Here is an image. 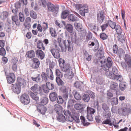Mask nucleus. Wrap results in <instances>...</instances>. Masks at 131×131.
I'll return each instance as SVG.
<instances>
[{
	"mask_svg": "<svg viewBox=\"0 0 131 131\" xmlns=\"http://www.w3.org/2000/svg\"><path fill=\"white\" fill-rule=\"evenodd\" d=\"M62 90L63 93V97L65 100H67L68 96V89L65 88L63 89Z\"/></svg>",
	"mask_w": 131,
	"mask_h": 131,
	"instance_id": "72a5a7b5",
	"label": "nucleus"
},
{
	"mask_svg": "<svg viewBox=\"0 0 131 131\" xmlns=\"http://www.w3.org/2000/svg\"><path fill=\"white\" fill-rule=\"evenodd\" d=\"M105 24H103L101 27L102 31H104L108 26L107 20L105 21Z\"/></svg>",
	"mask_w": 131,
	"mask_h": 131,
	"instance_id": "de8ad7c7",
	"label": "nucleus"
},
{
	"mask_svg": "<svg viewBox=\"0 0 131 131\" xmlns=\"http://www.w3.org/2000/svg\"><path fill=\"white\" fill-rule=\"evenodd\" d=\"M50 30L51 36L52 37H55L56 36V32L54 29L51 27L50 29Z\"/></svg>",
	"mask_w": 131,
	"mask_h": 131,
	"instance_id": "0e129e2a",
	"label": "nucleus"
},
{
	"mask_svg": "<svg viewBox=\"0 0 131 131\" xmlns=\"http://www.w3.org/2000/svg\"><path fill=\"white\" fill-rule=\"evenodd\" d=\"M47 74L44 72H42L41 76L42 80L46 82L47 81L48 78L51 80L53 79V76L52 70L50 68H47L46 70Z\"/></svg>",
	"mask_w": 131,
	"mask_h": 131,
	"instance_id": "7ed1b4c3",
	"label": "nucleus"
},
{
	"mask_svg": "<svg viewBox=\"0 0 131 131\" xmlns=\"http://www.w3.org/2000/svg\"><path fill=\"white\" fill-rule=\"evenodd\" d=\"M26 55L28 58H32L35 57V53L33 50H30L27 52Z\"/></svg>",
	"mask_w": 131,
	"mask_h": 131,
	"instance_id": "393cba45",
	"label": "nucleus"
},
{
	"mask_svg": "<svg viewBox=\"0 0 131 131\" xmlns=\"http://www.w3.org/2000/svg\"><path fill=\"white\" fill-rule=\"evenodd\" d=\"M49 97L51 101L54 102L56 100L57 98V94L55 92H51L49 94Z\"/></svg>",
	"mask_w": 131,
	"mask_h": 131,
	"instance_id": "2eb2a0df",
	"label": "nucleus"
},
{
	"mask_svg": "<svg viewBox=\"0 0 131 131\" xmlns=\"http://www.w3.org/2000/svg\"><path fill=\"white\" fill-rule=\"evenodd\" d=\"M72 116L74 118V121L77 123L80 122V120L79 117V114L76 112H73L72 114Z\"/></svg>",
	"mask_w": 131,
	"mask_h": 131,
	"instance_id": "b1692460",
	"label": "nucleus"
},
{
	"mask_svg": "<svg viewBox=\"0 0 131 131\" xmlns=\"http://www.w3.org/2000/svg\"><path fill=\"white\" fill-rule=\"evenodd\" d=\"M76 102V101L74 100H70L68 102V106H72L74 103Z\"/></svg>",
	"mask_w": 131,
	"mask_h": 131,
	"instance_id": "69168bd1",
	"label": "nucleus"
},
{
	"mask_svg": "<svg viewBox=\"0 0 131 131\" xmlns=\"http://www.w3.org/2000/svg\"><path fill=\"white\" fill-rule=\"evenodd\" d=\"M88 28L89 29L94 32L98 31L97 27L96 24H90L88 25Z\"/></svg>",
	"mask_w": 131,
	"mask_h": 131,
	"instance_id": "5701e85b",
	"label": "nucleus"
},
{
	"mask_svg": "<svg viewBox=\"0 0 131 131\" xmlns=\"http://www.w3.org/2000/svg\"><path fill=\"white\" fill-rule=\"evenodd\" d=\"M70 13L69 11L67 10L63 11L61 14V17L62 19H65L67 16H69Z\"/></svg>",
	"mask_w": 131,
	"mask_h": 131,
	"instance_id": "bb28decb",
	"label": "nucleus"
},
{
	"mask_svg": "<svg viewBox=\"0 0 131 131\" xmlns=\"http://www.w3.org/2000/svg\"><path fill=\"white\" fill-rule=\"evenodd\" d=\"M48 101V98L44 97L41 99V105L44 106V105L47 104Z\"/></svg>",
	"mask_w": 131,
	"mask_h": 131,
	"instance_id": "a18cd8bd",
	"label": "nucleus"
},
{
	"mask_svg": "<svg viewBox=\"0 0 131 131\" xmlns=\"http://www.w3.org/2000/svg\"><path fill=\"white\" fill-rule=\"evenodd\" d=\"M87 114H93L95 112V110L94 109L89 106L87 108Z\"/></svg>",
	"mask_w": 131,
	"mask_h": 131,
	"instance_id": "473e14b6",
	"label": "nucleus"
},
{
	"mask_svg": "<svg viewBox=\"0 0 131 131\" xmlns=\"http://www.w3.org/2000/svg\"><path fill=\"white\" fill-rule=\"evenodd\" d=\"M102 123L105 124H109V125L111 126L112 124L111 123V119H107L103 121Z\"/></svg>",
	"mask_w": 131,
	"mask_h": 131,
	"instance_id": "603ef678",
	"label": "nucleus"
},
{
	"mask_svg": "<svg viewBox=\"0 0 131 131\" xmlns=\"http://www.w3.org/2000/svg\"><path fill=\"white\" fill-rule=\"evenodd\" d=\"M37 110L41 114L44 115L47 111V108L44 106L42 105L38 106L37 108Z\"/></svg>",
	"mask_w": 131,
	"mask_h": 131,
	"instance_id": "f3484780",
	"label": "nucleus"
},
{
	"mask_svg": "<svg viewBox=\"0 0 131 131\" xmlns=\"http://www.w3.org/2000/svg\"><path fill=\"white\" fill-rule=\"evenodd\" d=\"M20 101L24 104H27L30 102V100L28 95L23 94L20 96Z\"/></svg>",
	"mask_w": 131,
	"mask_h": 131,
	"instance_id": "423d86ee",
	"label": "nucleus"
},
{
	"mask_svg": "<svg viewBox=\"0 0 131 131\" xmlns=\"http://www.w3.org/2000/svg\"><path fill=\"white\" fill-rule=\"evenodd\" d=\"M80 118L81 122L84 126H86L89 124V123L86 122L84 116H81Z\"/></svg>",
	"mask_w": 131,
	"mask_h": 131,
	"instance_id": "a19ab883",
	"label": "nucleus"
},
{
	"mask_svg": "<svg viewBox=\"0 0 131 131\" xmlns=\"http://www.w3.org/2000/svg\"><path fill=\"white\" fill-rule=\"evenodd\" d=\"M62 70L65 72L70 71V70L71 67L70 64L69 63H65V61L63 60L62 62Z\"/></svg>",
	"mask_w": 131,
	"mask_h": 131,
	"instance_id": "f8f14e48",
	"label": "nucleus"
},
{
	"mask_svg": "<svg viewBox=\"0 0 131 131\" xmlns=\"http://www.w3.org/2000/svg\"><path fill=\"white\" fill-rule=\"evenodd\" d=\"M30 16L33 19H36L37 17V15L36 13L34 11L31 10L30 11Z\"/></svg>",
	"mask_w": 131,
	"mask_h": 131,
	"instance_id": "c03bdc74",
	"label": "nucleus"
},
{
	"mask_svg": "<svg viewBox=\"0 0 131 131\" xmlns=\"http://www.w3.org/2000/svg\"><path fill=\"white\" fill-rule=\"evenodd\" d=\"M97 21L100 24L102 23L103 22L104 19V13L102 12H100L97 15Z\"/></svg>",
	"mask_w": 131,
	"mask_h": 131,
	"instance_id": "9d476101",
	"label": "nucleus"
},
{
	"mask_svg": "<svg viewBox=\"0 0 131 131\" xmlns=\"http://www.w3.org/2000/svg\"><path fill=\"white\" fill-rule=\"evenodd\" d=\"M119 87L120 90L122 91H124L126 88V84L124 82L120 83Z\"/></svg>",
	"mask_w": 131,
	"mask_h": 131,
	"instance_id": "49530a36",
	"label": "nucleus"
},
{
	"mask_svg": "<svg viewBox=\"0 0 131 131\" xmlns=\"http://www.w3.org/2000/svg\"><path fill=\"white\" fill-rule=\"evenodd\" d=\"M73 93L74 98L77 100H80L81 99V96L80 94L76 91L74 90L73 92Z\"/></svg>",
	"mask_w": 131,
	"mask_h": 131,
	"instance_id": "a878e982",
	"label": "nucleus"
},
{
	"mask_svg": "<svg viewBox=\"0 0 131 131\" xmlns=\"http://www.w3.org/2000/svg\"><path fill=\"white\" fill-rule=\"evenodd\" d=\"M125 52L124 50L122 48H119L118 49L117 52V55L119 56V58H121L124 54Z\"/></svg>",
	"mask_w": 131,
	"mask_h": 131,
	"instance_id": "58836bf2",
	"label": "nucleus"
},
{
	"mask_svg": "<svg viewBox=\"0 0 131 131\" xmlns=\"http://www.w3.org/2000/svg\"><path fill=\"white\" fill-rule=\"evenodd\" d=\"M57 119L59 122H63L66 120V118L64 116L61 114V113L58 114L57 116Z\"/></svg>",
	"mask_w": 131,
	"mask_h": 131,
	"instance_id": "aec40b11",
	"label": "nucleus"
},
{
	"mask_svg": "<svg viewBox=\"0 0 131 131\" xmlns=\"http://www.w3.org/2000/svg\"><path fill=\"white\" fill-rule=\"evenodd\" d=\"M64 41L62 40V38H58L57 39L58 43L59 44V46L61 49V51L62 52H63L64 50V47L62 45V43H63V42Z\"/></svg>",
	"mask_w": 131,
	"mask_h": 131,
	"instance_id": "c85d7f7f",
	"label": "nucleus"
},
{
	"mask_svg": "<svg viewBox=\"0 0 131 131\" xmlns=\"http://www.w3.org/2000/svg\"><path fill=\"white\" fill-rule=\"evenodd\" d=\"M126 108L127 110V113H130L131 111V105L128 103L127 104Z\"/></svg>",
	"mask_w": 131,
	"mask_h": 131,
	"instance_id": "052dcab7",
	"label": "nucleus"
},
{
	"mask_svg": "<svg viewBox=\"0 0 131 131\" xmlns=\"http://www.w3.org/2000/svg\"><path fill=\"white\" fill-rule=\"evenodd\" d=\"M67 121L68 122H72L74 120V118L73 117V116L71 115H70L66 117Z\"/></svg>",
	"mask_w": 131,
	"mask_h": 131,
	"instance_id": "e2e57ef3",
	"label": "nucleus"
},
{
	"mask_svg": "<svg viewBox=\"0 0 131 131\" xmlns=\"http://www.w3.org/2000/svg\"><path fill=\"white\" fill-rule=\"evenodd\" d=\"M54 109L55 111L57 114L61 113L62 111V107L57 104H55L54 105Z\"/></svg>",
	"mask_w": 131,
	"mask_h": 131,
	"instance_id": "412c9836",
	"label": "nucleus"
},
{
	"mask_svg": "<svg viewBox=\"0 0 131 131\" xmlns=\"http://www.w3.org/2000/svg\"><path fill=\"white\" fill-rule=\"evenodd\" d=\"M8 13L6 12H3L1 15H0V17L1 18L3 17V19H4L6 18L8 16Z\"/></svg>",
	"mask_w": 131,
	"mask_h": 131,
	"instance_id": "13d9d810",
	"label": "nucleus"
},
{
	"mask_svg": "<svg viewBox=\"0 0 131 131\" xmlns=\"http://www.w3.org/2000/svg\"><path fill=\"white\" fill-rule=\"evenodd\" d=\"M6 54V51L4 48H1L0 49V55L4 56Z\"/></svg>",
	"mask_w": 131,
	"mask_h": 131,
	"instance_id": "338daca9",
	"label": "nucleus"
},
{
	"mask_svg": "<svg viewBox=\"0 0 131 131\" xmlns=\"http://www.w3.org/2000/svg\"><path fill=\"white\" fill-rule=\"evenodd\" d=\"M33 63L31 65V67L33 69H37L39 67L40 62L37 59L34 58L32 59Z\"/></svg>",
	"mask_w": 131,
	"mask_h": 131,
	"instance_id": "9b49d317",
	"label": "nucleus"
},
{
	"mask_svg": "<svg viewBox=\"0 0 131 131\" xmlns=\"http://www.w3.org/2000/svg\"><path fill=\"white\" fill-rule=\"evenodd\" d=\"M31 90L35 93H39L41 95L42 94V89L40 86L37 84H35L30 88Z\"/></svg>",
	"mask_w": 131,
	"mask_h": 131,
	"instance_id": "39448f33",
	"label": "nucleus"
},
{
	"mask_svg": "<svg viewBox=\"0 0 131 131\" xmlns=\"http://www.w3.org/2000/svg\"><path fill=\"white\" fill-rule=\"evenodd\" d=\"M30 96L33 100L35 101L38 100L39 99V98L38 95L32 92H31L30 93Z\"/></svg>",
	"mask_w": 131,
	"mask_h": 131,
	"instance_id": "e433bc0d",
	"label": "nucleus"
},
{
	"mask_svg": "<svg viewBox=\"0 0 131 131\" xmlns=\"http://www.w3.org/2000/svg\"><path fill=\"white\" fill-rule=\"evenodd\" d=\"M83 101L85 102H88L90 100V97L89 95L86 94H84L83 97Z\"/></svg>",
	"mask_w": 131,
	"mask_h": 131,
	"instance_id": "3c124183",
	"label": "nucleus"
},
{
	"mask_svg": "<svg viewBox=\"0 0 131 131\" xmlns=\"http://www.w3.org/2000/svg\"><path fill=\"white\" fill-rule=\"evenodd\" d=\"M106 61V60H104V61H100V63L101 64V67H102L103 70H104L106 73V75H107L109 71V68L110 67H108L106 65H105V62Z\"/></svg>",
	"mask_w": 131,
	"mask_h": 131,
	"instance_id": "ddd939ff",
	"label": "nucleus"
},
{
	"mask_svg": "<svg viewBox=\"0 0 131 131\" xmlns=\"http://www.w3.org/2000/svg\"><path fill=\"white\" fill-rule=\"evenodd\" d=\"M96 81L97 83L99 84H102L103 82L102 78L100 76H99L96 78Z\"/></svg>",
	"mask_w": 131,
	"mask_h": 131,
	"instance_id": "6e6d98bb",
	"label": "nucleus"
},
{
	"mask_svg": "<svg viewBox=\"0 0 131 131\" xmlns=\"http://www.w3.org/2000/svg\"><path fill=\"white\" fill-rule=\"evenodd\" d=\"M74 6L77 10H79V13L83 16H85V13L88 12V6L83 4H75Z\"/></svg>",
	"mask_w": 131,
	"mask_h": 131,
	"instance_id": "f03ea898",
	"label": "nucleus"
},
{
	"mask_svg": "<svg viewBox=\"0 0 131 131\" xmlns=\"http://www.w3.org/2000/svg\"><path fill=\"white\" fill-rule=\"evenodd\" d=\"M46 85L47 86L49 90H52L54 88V85L50 82H47L46 83Z\"/></svg>",
	"mask_w": 131,
	"mask_h": 131,
	"instance_id": "8fccbe9b",
	"label": "nucleus"
},
{
	"mask_svg": "<svg viewBox=\"0 0 131 131\" xmlns=\"http://www.w3.org/2000/svg\"><path fill=\"white\" fill-rule=\"evenodd\" d=\"M119 73L117 69L116 68L114 67L112 68V72L111 73L109 72V74L108 75V76L111 79L121 82L123 80V78L122 75L119 74Z\"/></svg>",
	"mask_w": 131,
	"mask_h": 131,
	"instance_id": "f257e3e1",
	"label": "nucleus"
},
{
	"mask_svg": "<svg viewBox=\"0 0 131 131\" xmlns=\"http://www.w3.org/2000/svg\"><path fill=\"white\" fill-rule=\"evenodd\" d=\"M8 82L9 84L13 83L15 80V77L13 73H10L6 77Z\"/></svg>",
	"mask_w": 131,
	"mask_h": 131,
	"instance_id": "1a4fd4ad",
	"label": "nucleus"
},
{
	"mask_svg": "<svg viewBox=\"0 0 131 131\" xmlns=\"http://www.w3.org/2000/svg\"><path fill=\"white\" fill-rule=\"evenodd\" d=\"M110 88L112 90L117 91L118 89V84L116 82L111 81L110 83Z\"/></svg>",
	"mask_w": 131,
	"mask_h": 131,
	"instance_id": "4be33fe9",
	"label": "nucleus"
},
{
	"mask_svg": "<svg viewBox=\"0 0 131 131\" xmlns=\"http://www.w3.org/2000/svg\"><path fill=\"white\" fill-rule=\"evenodd\" d=\"M37 47L38 48L44 50L45 47L43 46V44L41 41L39 40L38 42L37 45Z\"/></svg>",
	"mask_w": 131,
	"mask_h": 131,
	"instance_id": "7c9ffc66",
	"label": "nucleus"
},
{
	"mask_svg": "<svg viewBox=\"0 0 131 131\" xmlns=\"http://www.w3.org/2000/svg\"><path fill=\"white\" fill-rule=\"evenodd\" d=\"M107 62L106 63L107 66L108 67H111L112 65L113 61L111 58L108 57L107 59Z\"/></svg>",
	"mask_w": 131,
	"mask_h": 131,
	"instance_id": "79ce46f5",
	"label": "nucleus"
},
{
	"mask_svg": "<svg viewBox=\"0 0 131 131\" xmlns=\"http://www.w3.org/2000/svg\"><path fill=\"white\" fill-rule=\"evenodd\" d=\"M117 34L118 35H120L122 32V30L121 29L120 26L119 25H117L115 28Z\"/></svg>",
	"mask_w": 131,
	"mask_h": 131,
	"instance_id": "ea45409f",
	"label": "nucleus"
},
{
	"mask_svg": "<svg viewBox=\"0 0 131 131\" xmlns=\"http://www.w3.org/2000/svg\"><path fill=\"white\" fill-rule=\"evenodd\" d=\"M40 75L38 74L37 77L36 78H33L31 77L32 80L34 81H35L37 83L40 82L41 81V79L40 77Z\"/></svg>",
	"mask_w": 131,
	"mask_h": 131,
	"instance_id": "37998d69",
	"label": "nucleus"
},
{
	"mask_svg": "<svg viewBox=\"0 0 131 131\" xmlns=\"http://www.w3.org/2000/svg\"><path fill=\"white\" fill-rule=\"evenodd\" d=\"M63 44L65 49L68 48V51H72L73 50L72 46L71 41L69 40H65L63 41Z\"/></svg>",
	"mask_w": 131,
	"mask_h": 131,
	"instance_id": "0eeeda50",
	"label": "nucleus"
},
{
	"mask_svg": "<svg viewBox=\"0 0 131 131\" xmlns=\"http://www.w3.org/2000/svg\"><path fill=\"white\" fill-rule=\"evenodd\" d=\"M17 82L19 83L18 85H20V86L22 85H24L26 83L25 81L20 78H18L17 79Z\"/></svg>",
	"mask_w": 131,
	"mask_h": 131,
	"instance_id": "c9c22d12",
	"label": "nucleus"
},
{
	"mask_svg": "<svg viewBox=\"0 0 131 131\" xmlns=\"http://www.w3.org/2000/svg\"><path fill=\"white\" fill-rule=\"evenodd\" d=\"M50 52L54 57L57 59H58L60 57L59 52L54 48H52L50 49Z\"/></svg>",
	"mask_w": 131,
	"mask_h": 131,
	"instance_id": "4468645a",
	"label": "nucleus"
},
{
	"mask_svg": "<svg viewBox=\"0 0 131 131\" xmlns=\"http://www.w3.org/2000/svg\"><path fill=\"white\" fill-rule=\"evenodd\" d=\"M56 74L57 76L62 77L63 76V74L58 69H56Z\"/></svg>",
	"mask_w": 131,
	"mask_h": 131,
	"instance_id": "bf43d9fd",
	"label": "nucleus"
},
{
	"mask_svg": "<svg viewBox=\"0 0 131 131\" xmlns=\"http://www.w3.org/2000/svg\"><path fill=\"white\" fill-rule=\"evenodd\" d=\"M75 28L78 31H80L82 29L81 24L80 23H77Z\"/></svg>",
	"mask_w": 131,
	"mask_h": 131,
	"instance_id": "774afa93",
	"label": "nucleus"
},
{
	"mask_svg": "<svg viewBox=\"0 0 131 131\" xmlns=\"http://www.w3.org/2000/svg\"><path fill=\"white\" fill-rule=\"evenodd\" d=\"M92 34L89 31L87 33L86 38V41H88L90 40L92 38Z\"/></svg>",
	"mask_w": 131,
	"mask_h": 131,
	"instance_id": "864d4df0",
	"label": "nucleus"
},
{
	"mask_svg": "<svg viewBox=\"0 0 131 131\" xmlns=\"http://www.w3.org/2000/svg\"><path fill=\"white\" fill-rule=\"evenodd\" d=\"M86 105L84 104L76 103L74 105V108L77 110H82L84 108Z\"/></svg>",
	"mask_w": 131,
	"mask_h": 131,
	"instance_id": "dca6fc26",
	"label": "nucleus"
},
{
	"mask_svg": "<svg viewBox=\"0 0 131 131\" xmlns=\"http://www.w3.org/2000/svg\"><path fill=\"white\" fill-rule=\"evenodd\" d=\"M84 57L87 61H90L91 59L92 56L91 55L89 54L87 51L85 50L84 52Z\"/></svg>",
	"mask_w": 131,
	"mask_h": 131,
	"instance_id": "f704fd0d",
	"label": "nucleus"
},
{
	"mask_svg": "<svg viewBox=\"0 0 131 131\" xmlns=\"http://www.w3.org/2000/svg\"><path fill=\"white\" fill-rule=\"evenodd\" d=\"M43 23L45 24V26L43 29L42 27L41 26V25L40 24H38L37 27V29L38 31L41 32L43 30V31H45L47 29L48 27V25L47 23H45L44 22Z\"/></svg>",
	"mask_w": 131,
	"mask_h": 131,
	"instance_id": "a211bd4d",
	"label": "nucleus"
},
{
	"mask_svg": "<svg viewBox=\"0 0 131 131\" xmlns=\"http://www.w3.org/2000/svg\"><path fill=\"white\" fill-rule=\"evenodd\" d=\"M57 102L59 104H62L63 102V100L61 96H59L57 99Z\"/></svg>",
	"mask_w": 131,
	"mask_h": 131,
	"instance_id": "680f3d73",
	"label": "nucleus"
},
{
	"mask_svg": "<svg viewBox=\"0 0 131 131\" xmlns=\"http://www.w3.org/2000/svg\"><path fill=\"white\" fill-rule=\"evenodd\" d=\"M21 90V86L20 85L16 84L13 88L14 92L17 94L20 93Z\"/></svg>",
	"mask_w": 131,
	"mask_h": 131,
	"instance_id": "c756f323",
	"label": "nucleus"
},
{
	"mask_svg": "<svg viewBox=\"0 0 131 131\" xmlns=\"http://www.w3.org/2000/svg\"><path fill=\"white\" fill-rule=\"evenodd\" d=\"M118 39L119 41L122 43L125 42V38L123 35H121L118 37Z\"/></svg>",
	"mask_w": 131,
	"mask_h": 131,
	"instance_id": "09e8293b",
	"label": "nucleus"
},
{
	"mask_svg": "<svg viewBox=\"0 0 131 131\" xmlns=\"http://www.w3.org/2000/svg\"><path fill=\"white\" fill-rule=\"evenodd\" d=\"M107 21L108 25L110 26L113 29H115L116 26H117L116 23L110 20H108Z\"/></svg>",
	"mask_w": 131,
	"mask_h": 131,
	"instance_id": "2f4dec72",
	"label": "nucleus"
},
{
	"mask_svg": "<svg viewBox=\"0 0 131 131\" xmlns=\"http://www.w3.org/2000/svg\"><path fill=\"white\" fill-rule=\"evenodd\" d=\"M68 20L71 22L76 21L78 20V18L74 15L71 14L69 15L68 17Z\"/></svg>",
	"mask_w": 131,
	"mask_h": 131,
	"instance_id": "cd10ccee",
	"label": "nucleus"
},
{
	"mask_svg": "<svg viewBox=\"0 0 131 131\" xmlns=\"http://www.w3.org/2000/svg\"><path fill=\"white\" fill-rule=\"evenodd\" d=\"M100 38L103 40L107 39L108 37V36L104 33L100 34Z\"/></svg>",
	"mask_w": 131,
	"mask_h": 131,
	"instance_id": "4d7b16f0",
	"label": "nucleus"
},
{
	"mask_svg": "<svg viewBox=\"0 0 131 131\" xmlns=\"http://www.w3.org/2000/svg\"><path fill=\"white\" fill-rule=\"evenodd\" d=\"M66 28L67 30L70 33H72L73 31V27L71 24H67L66 26Z\"/></svg>",
	"mask_w": 131,
	"mask_h": 131,
	"instance_id": "4c0bfd02",
	"label": "nucleus"
},
{
	"mask_svg": "<svg viewBox=\"0 0 131 131\" xmlns=\"http://www.w3.org/2000/svg\"><path fill=\"white\" fill-rule=\"evenodd\" d=\"M124 60L127 63L128 66L130 67L131 66V57L128 54H126L124 57Z\"/></svg>",
	"mask_w": 131,
	"mask_h": 131,
	"instance_id": "6ab92c4d",
	"label": "nucleus"
},
{
	"mask_svg": "<svg viewBox=\"0 0 131 131\" xmlns=\"http://www.w3.org/2000/svg\"><path fill=\"white\" fill-rule=\"evenodd\" d=\"M36 54L38 58L41 60L43 59L45 57L44 53L41 50L38 49L36 51Z\"/></svg>",
	"mask_w": 131,
	"mask_h": 131,
	"instance_id": "6e6552de",
	"label": "nucleus"
},
{
	"mask_svg": "<svg viewBox=\"0 0 131 131\" xmlns=\"http://www.w3.org/2000/svg\"><path fill=\"white\" fill-rule=\"evenodd\" d=\"M47 7L48 10L51 12L53 16H56L58 13L59 8L58 7L55 6L51 3H48Z\"/></svg>",
	"mask_w": 131,
	"mask_h": 131,
	"instance_id": "20e7f679",
	"label": "nucleus"
},
{
	"mask_svg": "<svg viewBox=\"0 0 131 131\" xmlns=\"http://www.w3.org/2000/svg\"><path fill=\"white\" fill-rule=\"evenodd\" d=\"M98 52L100 54V57L101 58L104 57V51L102 48H100L98 51Z\"/></svg>",
	"mask_w": 131,
	"mask_h": 131,
	"instance_id": "5fc2aeb1",
	"label": "nucleus"
}]
</instances>
